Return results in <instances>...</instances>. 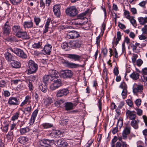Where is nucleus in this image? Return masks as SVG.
Wrapping results in <instances>:
<instances>
[{
  "instance_id": "1",
  "label": "nucleus",
  "mask_w": 147,
  "mask_h": 147,
  "mask_svg": "<svg viewBox=\"0 0 147 147\" xmlns=\"http://www.w3.org/2000/svg\"><path fill=\"white\" fill-rule=\"evenodd\" d=\"M28 74H31L35 73L38 68L37 64L32 60H30L28 64Z\"/></svg>"
},
{
  "instance_id": "2",
  "label": "nucleus",
  "mask_w": 147,
  "mask_h": 147,
  "mask_svg": "<svg viewBox=\"0 0 147 147\" xmlns=\"http://www.w3.org/2000/svg\"><path fill=\"white\" fill-rule=\"evenodd\" d=\"M60 62L64 66L69 68H75L82 67V65L70 62L63 59H61Z\"/></svg>"
},
{
  "instance_id": "3",
  "label": "nucleus",
  "mask_w": 147,
  "mask_h": 147,
  "mask_svg": "<svg viewBox=\"0 0 147 147\" xmlns=\"http://www.w3.org/2000/svg\"><path fill=\"white\" fill-rule=\"evenodd\" d=\"M67 15L71 17L76 16L78 13V11L75 6H72L67 8L65 10Z\"/></svg>"
},
{
  "instance_id": "4",
  "label": "nucleus",
  "mask_w": 147,
  "mask_h": 147,
  "mask_svg": "<svg viewBox=\"0 0 147 147\" xmlns=\"http://www.w3.org/2000/svg\"><path fill=\"white\" fill-rule=\"evenodd\" d=\"M9 50L19 57L23 58L26 59L27 57V55L22 50L17 48L12 49L11 48Z\"/></svg>"
},
{
  "instance_id": "5",
  "label": "nucleus",
  "mask_w": 147,
  "mask_h": 147,
  "mask_svg": "<svg viewBox=\"0 0 147 147\" xmlns=\"http://www.w3.org/2000/svg\"><path fill=\"white\" fill-rule=\"evenodd\" d=\"M62 86V82L60 79L55 78L51 84L50 88L52 90H55Z\"/></svg>"
},
{
  "instance_id": "6",
  "label": "nucleus",
  "mask_w": 147,
  "mask_h": 147,
  "mask_svg": "<svg viewBox=\"0 0 147 147\" xmlns=\"http://www.w3.org/2000/svg\"><path fill=\"white\" fill-rule=\"evenodd\" d=\"M73 74L72 71L69 69L62 70L60 72V75L64 78H71Z\"/></svg>"
},
{
  "instance_id": "7",
  "label": "nucleus",
  "mask_w": 147,
  "mask_h": 147,
  "mask_svg": "<svg viewBox=\"0 0 147 147\" xmlns=\"http://www.w3.org/2000/svg\"><path fill=\"white\" fill-rule=\"evenodd\" d=\"M51 140L44 139L39 140L38 142V144L39 147H51Z\"/></svg>"
},
{
  "instance_id": "8",
  "label": "nucleus",
  "mask_w": 147,
  "mask_h": 147,
  "mask_svg": "<svg viewBox=\"0 0 147 147\" xmlns=\"http://www.w3.org/2000/svg\"><path fill=\"white\" fill-rule=\"evenodd\" d=\"M11 27L9 25V22L7 21L2 28L3 34L5 36L9 35L11 32Z\"/></svg>"
},
{
  "instance_id": "9",
  "label": "nucleus",
  "mask_w": 147,
  "mask_h": 147,
  "mask_svg": "<svg viewBox=\"0 0 147 147\" xmlns=\"http://www.w3.org/2000/svg\"><path fill=\"white\" fill-rule=\"evenodd\" d=\"M16 36L23 39H28L29 38V36L27 32L25 31H24L22 29L20 31L16 33Z\"/></svg>"
},
{
  "instance_id": "10",
  "label": "nucleus",
  "mask_w": 147,
  "mask_h": 147,
  "mask_svg": "<svg viewBox=\"0 0 147 147\" xmlns=\"http://www.w3.org/2000/svg\"><path fill=\"white\" fill-rule=\"evenodd\" d=\"M19 98L16 97L12 96L8 99L7 103L9 105H18L19 104Z\"/></svg>"
},
{
  "instance_id": "11",
  "label": "nucleus",
  "mask_w": 147,
  "mask_h": 147,
  "mask_svg": "<svg viewBox=\"0 0 147 147\" xmlns=\"http://www.w3.org/2000/svg\"><path fill=\"white\" fill-rule=\"evenodd\" d=\"M143 90V86L135 84L133 87V91L134 93L137 95V93L141 94Z\"/></svg>"
},
{
  "instance_id": "12",
  "label": "nucleus",
  "mask_w": 147,
  "mask_h": 147,
  "mask_svg": "<svg viewBox=\"0 0 147 147\" xmlns=\"http://www.w3.org/2000/svg\"><path fill=\"white\" fill-rule=\"evenodd\" d=\"M52 46L51 45L47 44L44 46L43 49L42 51V54L46 55H49L51 50Z\"/></svg>"
},
{
  "instance_id": "13",
  "label": "nucleus",
  "mask_w": 147,
  "mask_h": 147,
  "mask_svg": "<svg viewBox=\"0 0 147 147\" xmlns=\"http://www.w3.org/2000/svg\"><path fill=\"white\" fill-rule=\"evenodd\" d=\"M69 92V90L67 88L60 89L57 91L56 96L58 97L66 96L68 94Z\"/></svg>"
},
{
  "instance_id": "14",
  "label": "nucleus",
  "mask_w": 147,
  "mask_h": 147,
  "mask_svg": "<svg viewBox=\"0 0 147 147\" xmlns=\"http://www.w3.org/2000/svg\"><path fill=\"white\" fill-rule=\"evenodd\" d=\"M82 44V41L81 40H77L69 43L72 48L74 49L79 48Z\"/></svg>"
},
{
  "instance_id": "15",
  "label": "nucleus",
  "mask_w": 147,
  "mask_h": 147,
  "mask_svg": "<svg viewBox=\"0 0 147 147\" xmlns=\"http://www.w3.org/2000/svg\"><path fill=\"white\" fill-rule=\"evenodd\" d=\"M126 115L127 117L128 118L131 120L135 119L136 117L135 111H131L127 110L125 111Z\"/></svg>"
},
{
  "instance_id": "16",
  "label": "nucleus",
  "mask_w": 147,
  "mask_h": 147,
  "mask_svg": "<svg viewBox=\"0 0 147 147\" xmlns=\"http://www.w3.org/2000/svg\"><path fill=\"white\" fill-rule=\"evenodd\" d=\"M67 36L69 38H75L80 36L78 32L74 30L70 31L67 34Z\"/></svg>"
},
{
  "instance_id": "17",
  "label": "nucleus",
  "mask_w": 147,
  "mask_h": 147,
  "mask_svg": "<svg viewBox=\"0 0 147 147\" xmlns=\"http://www.w3.org/2000/svg\"><path fill=\"white\" fill-rule=\"evenodd\" d=\"M131 47L132 48L133 51L136 53H138L139 52V50L138 49V47L139 48H142V46L140 44V43L136 42L134 44H131Z\"/></svg>"
},
{
  "instance_id": "18",
  "label": "nucleus",
  "mask_w": 147,
  "mask_h": 147,
  "mask_svg": "<svg viewBox=\"0 0 147 147\" xmlns=\"http://www.w3.org/2000/svg\"><path fill=\"white\" fill-rule=\"evenodd\" d=\"M131 127L129 126H126L124 129L122 135L123 139L126 140L127 138V135L129 134L130 132Z\"/></svg>"
},
{
  "instance_id": "19",
  "label": "nucleus",
  "mask_w": 147,
  "mask_h": 147,
  "mask_svg": "<svg viewBox=\"0 0 147 147\" xmlns=\"http://www.w3.org/2000/svg\"><path fill=\"white\" fill-rule=\"evenodd\" d=\"M61 134V131L57 130H53L50 134V136L52 138H58L60 137Z\"/></svg>"
},
{
  "instance_id": "20",
  "label": "nucleus",
  "mask_w": 147,
  "mask_h": 147,
  "mask_svg": "<svg viewBox=\"0 0 147 147\" xmlns=\"http://www.w3.org/2000/svg\"><path fill=\"white\" fill-rule=\"evenodd\" d=\"M4 55L5 59L8 62H11L14 59L15 56L8 52H5Z\"/></svg>"
},
{
  "instance_id": "21",
  "label": "nucleus",
  "mask_w": 147,
  "mask_h": 147,
  "mask_svg": "<svg viewBox=\"0 0 147 147\" xmlns=\"http://www.w3.org/2000/svg\"><path fill=\"white\" fill-rule=\"evenodd\" d=\"M34 24L32 20L30 21H25L24 22L23 26L25 29L26 28H29L33 27Z\"/></svg>"
},
{
  "instance_id": "22",
  "label": "nucleus",
  "mask_w": 147,
  "mask_h": 147,
  "mask_svg": "<svg viewBox=\"0 0 147 147\" xmlns=\"http://www.w3.org/2000/svg\"><path fill=\"white\" fill-rule=\"evenodd\" d=\"M53 11L54 14L57 17L59 16L60 14L59 5H55L53 7Z\"/></svg>"
},
{
  "instance_id": "23",
  "label": "nucleus",
  "mask_w": 147,
  "mask_h": 147,
  "mask_svg": "<svg viewBox=\"0 0 147 147\" xmlns=\"http://www.w3.org/2000/svg\"><path fill=\"white\" fill-rule=\"evenodd\" d=\"M3 123L4 125L3 126L2 125L1 129L2 131L4 133H6L8 130V126L9 123L7 120H4Z\"/></svg>"
},
{
  "instance_id": "24",
  "label": "nucleus",
  "mask_w": 147,
  "mask_h": 147,
  "mask_svg": "<svg viewBox=\"0 0 147 147\" xmlns=\"http://www.w3.org/2000/svg\"><path fill=\"white\" fill-rule=\"evenodd\" d=\"M49 75L50 76L51 78H57L58 76V72L56 70L53 69L50 70L49 71Z\"/></svg>"
},
{
  "instance_id": "25",
  "label": "nucleus",
  "mask_w": 147,
  "mask_h": 147,
  "mask_svg": "<svg viewBox=\"0 0 147 147\" xmlns=\"http://www.w3.org/2000/svg\"><path fill=\"white\" fill-rule=\"evenodd\" d=\"M18 141L20 143L24 144L27 143L28 138L26 137L21 136L18 139Z\"/></svg>"
},
{
  "instance_id": "26",
  "label": "nucleus",
  "mask_w": 147,
  "mask_h": 147,
  "mask_svg": "<svg viewBox=\"0 0 147 147\" xmlns=\"http://www.w3.org/2000/svg\"><path fill=\"white\" fill-rule=\"evenodd\" d=\"M68 57L70 59L74 60L75 61H79L81 58V56L76 54H69Z\"/></svg>"
},
{
  "instance_id": "27",
  "label": "nucleus",
  "mask_w": 147,
  "mask_h": 147,
  "mask_svg": "<svg viewBox=\"0 0 147 147\" xmlns=\"http://www.w3.org/2000/svg\"><path fill=\"white\" fill-rule=\"evenodd\" d=\"M11 65L12 67L15 68H18L21 65L20 63L17 61L13 60L11 63Z\"/></svg>"
},
{
  "instance_id": "28",
  "label": "nucleus",
  "mask_w": 147,
  "mask_h": 147,
  "mask_svg": "<svg viewBox=\"0 0 147 147\" xmlns=\"http://www.w3.org/2000/svg\"><path fill=\"white\" fill-rule=\"evenodd\" d=\"M104 95V93L103 92L101 91L100 94H99V96H98V97H100V98L99 99L98 102L97 103V105L98 106L99 110L100 111H101L102 109V102H101V98Z\"/></svg>"
},
{
  "instance_id": "29",
  "label": "nucleus",
  "mask_w": 147,
  "mask_h": 147,
  "mask_svg": "<svg viewBox=\"0 0 147 147\" xmlns=\"http://www.w3.org/2000/svg\"><path fill=\"white\" fill-rule=\"evenodd\" d=\"M57 144L60 147H65L67 145V142L64 140H58L57 141Z\"/></svg>"
},
{
  "instance_id": "30",
  "label": "nucleus",
  "mask_w": 147,
  "mask_h": 147,
  "mask_svg": "<svg viewBox=\"0 0 147 147\" xmlns=\"http://www.w3.org/2000/svg\"><path fill=\"white\" fill-rule=\"evenodd\" d=\"M53 80V79L51 78L49 75H45L43 77V81L46 84L50 81H52Z\"/></svg>"
},
{
  "instance_id": "31",
  "label": "nucleus",
  "mask_w": 147,
  "mask_h": 147,
  "mask_svg": "<svg viewBox=\"0 0 147 147\" xmlns=\"http://www.w3.org/2000/svg\"><path fill=\"white\" fill-rule=\"evenodd\" d=\"M69 43L68 44L67 42H63L61 45V47L62 49H63L66 51H69L70 49V46L69 45Z\"/></svg>"
},
{
  "instance_id": "32",
  "label": "nucleus",
  "mask_w": 147,
  "mask_h": 147,
  "mask_svg": "<svg viewBox=\"0 0 147 147\" xmlns=\"http://www.w3.org/2000/svg\"><path fill=\"white\" fill-rule=\"evenodd\" d=\"M138 20L140 24L144 25L147 23V17H140L138 18Z\"/></svg>"
},
{
  "instance_id": "33",
  "label": "nucleus",
  "mask_w": 147,
  "mask_h": 147,
  "mask_svg": "<svg viewBox=\"0 0 147 147\" xmlns=\"http://www.w3.org/2000/svg\"><path fill=\"white\" fill-rule=\"evenodd\" d=\"M65 109L69 111L72 109L73 108V104L71 102H67L65 103Z\"/></svg>"
},
{
  "instance_id": "34",
  "label": "nucleus",
  "mask_w": 147,
  "mask_h": 147,
  "mask_svg": "<svg viewBox=\"0 0 147 147\" xmlns=\"http://www.w3.org/2000/svg\"><path fill=\"white\" fill-rule=\"evenodd\" d=\"M89 11L88 9H87L84 12L80 14L78 16V20H80V19L84 20L86 19V18L84 17V16Z\"/></svg>"
},
{
  "instance_id": "35",
  "label": "nucleus",
  "mask_w": 147,
  "mask_h": 147,
  "mask_svg": "<svg viewBox=\"0 0 147 147\" xmlns=\"http://www.w3.org/2000/svg\"><path fill=\"white\" fill-rule=\"evenodd\" d=\"M131 122V126L133 127L135 129H137L138 128V123L139 122V121L138 120L137 121L134 119L132 120Z\"/></svg>"
},
{
  "instance_id": "36",
  "label": "nucleus",
  "mask_w": 147,
  "mask_h": 147,
  "mask_svg": "<svg viewBox=\"0 0 147 147\" xmlns=\"http://www.w3.org/2000/svg\"><path fill=\"white\" fill-rule=\"evenodd\" d=\"M51 21V19L50 18H48L47 19V21L46 23L45 27V28L43 32V34L46 33L48 31V28H49V24Z\"/></svg>"
},
{
  "instance_id": "37",
  "label": "nucleus",
  "mask_w": 147,
  "mask_h": 147,
  "mask_svg": "<svg viewBox=\"0 0 147 147\" xmlns=\"http://www.w3.org/2000/svg\"><path fill=\"white\" fill-rule=\"evenodd\" d=\"M39 88L43 92L45 93L47 90V86L46 84H40L39 85Z\"/></svg>"
},
{
  "instance_id": "38",
  "label": "nucleus",
  "mask_w": 147,
  "mask_h": 147,
  "mask_svg": "<svg viewBox=\"0 0 147 147\" xmlns=\"http://www.w3.org/2000/svg\"><path fill=\"white\" fill-rule=\"evenodd\" d=\"M53 100L50 97H48L45 100L44 103L47 106L49 105L52 103H53Z\"/></svg>"
},
{
  "instance_id": "39",
  "label": "nucleus",
  "mask_w": 147,
  "mask_h": 147,
  "mask_svg": "<svg viewBox=\"0 0 147 147\" xmlns=\"http://www.w3.org/2000/svg\"><path fill=\"white\" fill-rule=\"evenodd\" d=\"M139 74L138 73L134 72L130 75V77L133 79L136 80L139 78Z\"/></svg>"
},
{
  "instance_id": "40",
  "label": "nucleus",
  "mask_w": 147,
  "mask_h": 147,
  "mask_svg": "<svg viewBox=\"0 0 147 147\" xmlns=\"http://www.w3.org/2000/svg\"><path fill=\"white\" fill-rule=\"evenodd\" d=\"M29 131V129L27 127L24 128H21L20 129V132L21 135H24Z\"/></svg>"
},
{
  "instance_id": "41",
  "label": "nucleus",
  "mask_w": 147,
  "mask_h": 147,
  "mask_svg": "<svg viewBox=\"0 0 147 147\" xmlns=\"http://www.w3.org/2000/svg\"><path fill=\"white\" fill-rule=\"evenodd\" d=\"M12 29L13 31L16 33L19 31H20L22 29L19 26L14 25L12 27Z\"/></svg>"
},
{
  "instance_id": "42",
  "label": "nucleus",
  "mask_w": 147,
  "mask_h": 147,
  "mask_svg": "<svg viewBox=\"0 0 147 147\" xmlns=\"http://www.w3.org/2000/svg\"><path fill=\"white\" fill-rule=\"evenodd\" d=\"M117 38L115 42V45L116 46L118 44L119 41L121 39V32H118L117 33Z\"/></svg>"
},
{
  "instance_id": "43",
  "label": "nucleus",
  "mask_w": 147,
  "mask_h": 147,
  "mask_svg": "<svg viewBox=\"0 0 147 147\" xmlns=\"http://www.w3.org/2000/svg\"><path fill=\"white\" fill-rule=\"evenodd\" d=\"M13 131H9L6 135V138L8 140H12L13 138Z\"/></svg>"
},
{
  "instance_id": "44",
  "label": "nucleus",
  "mask_w": 147,
  "mask_h": 147,
  "mask_svg": "<svg viewBox=\"0 0 147 147\" xmlns=\"http://www.w3.org/2000/svg\"><path fill=\"white\" fill-rule=\"evenodd\" d=\"M68 121V119L63 118L59 122L60 124L65 125L67 124Z\"/></svg>"
},
{
  "instance_id": "45",
  "label": "nucleus",
  "mask_w": 147,
  "mask_h": 147,
  "mask_svg": "<svg viewBox=\"0 0 147 147\" xmlns=\"http://www.w3.org/2000/svg\"><path fill=\"white\" fill-rule=\"evenodd\" d=\"M42 45V43L38 42L37 43H34L32 45V47L35 49H38Z\"/></svg>"
},
{
  "instance_id": "46",
  "label": "nucleus",
  "mask_w": 147,
  "mask_h": 147,
  "mask_svg": "<svg viewBox=\"0 0 147 147\" xmlns=\"http://www.w3.org/2000/svg\"><path fill=\"white\" fill-rule=\"evenodd\" d=\"M124 15L125 17L128 19H130L132 17L130 16L129 12L128 11L126 10H124Z\"/></svg>"
},
{
  "instance_id": "47",
  "label": "nucleus",
  "mask_w": 147,
  "mask_h": 147,
  "mask_svg": "<svg viewBox=\"0 0 147 147\" xmlns=\"http://www.w3.org/2000/svg\"><path fill=\"white\" fill-rule=\"evenodd\" d=\"M19 112L18 111L16 112L12 117L11 119L12 120L15 121L16 120H17L19 117Z\"/></svg>"
},
{
  "instance_id": "48",
  "label": "nucleus",
  "mask_w": 147,
  "mask_h": 147,
  "mask_svg": "<svg viewBox=\"0 0 147 147\" xmlns=\"http://www.w3.org/2000/svg\"><path fill=\"white\" fill-rule=\"evenodd\" d=\"M31 106H30V107H28L26 108H25L24 110H22V111L24 113H25L26 114V112L28 113H30L31 112Z\"/></svg>"
},
{
  "instance_id": "49",
  "label": "nucleus",
  "mask_w": 147,
  "mask_h": 147,
  "mask_svg": "<svg viewBox=\"0 0 147 147\" xmlns=\"http://www.w3.org/2000/svg\"><path fill=\"white\" fill-rule=\"evenodd\" d=\"M26 82L27 83H28V86L29 87V89L32 92L33 90V87L32 83L30 82V80H27Z\"/></svg>"
},
{
  "instance_id": "50",
  "label": "nucleus",
  "mask_w": 147,
  "mask_h": 147,
  "mask_svg": "<svg viewBox=\"0 0 147 147\" xmlns=\"http://www.w3.org/2000/svg\"><path fill=\"white\" fill-rule=\"evenodd\" d=\"M3 6H4L5 8L7 9H8L10 5L9 1H5L3 2Z\"/></svg>"
},
{
  "instance_id": "51",
  "label": "nucleus",
  "mask_w": 147,
  "mask_h": 147,
  "mask_svg": "<svg viewBox=\"0 0 147 147\" xmlns=\"http://www.w3.org/2000/svg\"><path fill=\"white\" fill-rule=\"evenodd\" d=\"M3 95L5 97H7L10 96V93L8 90H3V92H2Z\"/></svg>"
},
{
  "instance_id": "52",
  "label": "nucleus",
  "mask_w": 147,
  "mask_h": 147,
  "mask_svg": "<svg viewBox=\"0 0 147 147\" xmlns=\"http://www.w3.org/2000/svg\"><path fill=\"white\" fill-rule=\"evenodd\" d=\"M22 0H10L11 3L13 5H18L20 3Z\"/></svg>"
},
{
  "instance_id": "53",
  "label": "nucleus",
  "mask_w": 147,
  "mask_h": 147,
  "mask_svg": "<svg viewBox=\"0 0 147 147\" xmlns=\"http://www.w3.org/2000/svg\"><path fill=\"white\" fill-rule=\"evenodd\" d=\"M41 21L40 19L38 17H35L34 18V21L35 22V24L36 26H38L39 23Z\"/></svg>"
},
{
  "instance_id": "54",
  "label": "nucleus",
  "mask_w": 147,
  "mask_h": 147,
  "mask_svg": "<svg viewBox=\"0 0 147 147\" xmlns=\"http://www.w3.org/2000/svg\"><path fill=\"white\" fill-rule=\"evenodd\" d=\"M0 87L1 88H5L7 87V84L5 81L2 80L0 81Z\"/></svg>"
},
{
  "instance_id": "55",
  "label": "nucleus",
  "mask_w": 147,
  "mask_h": 147,
  "mask_svg": "<svg viewBox=\"0 0 147 147\" xmlns=\"http://www.w3.org/2000/svg\"><path fill=\"white\" fill-rule=\"evenodd\" d=\"M38 112V110L37 109H36L33 112V113L31 115V117H32L33 119H35L37 115Z\"/></svg>"
},
{
  "instance_id": "56",
  "label": "nucleus",
  "mask_w": 147,
  "mask_h": 147,
  "mask_svg": "<svg viewBox=\"0 0 147 147\" xmlns=\"http://www.w3.org/2000/svg\"><path fill=\"white\" fill-rule=\"evenodd\" d=\"M42 126L44 128H47L52 127L53 125L49 123H45L42 124Z\"/></svg>"
},
{
  "instance_id": "57",
  "label": "nucleus",
  "mask_w": 147,
  "mask_h": 147,
  "mask_svg": "<svg viewBox=\"0 0 147 147\" xmlns=\"http://www.w3.org/2000/svg\"><path fill=\"white\" fill-rule=\"evenodd\" d=\"M114 52H113L112 49H111V56L113 55V54L114 53L115 57L116 58H117L118 57V53L115 48H114Z\"/></svg>"
},
{
  "instance_id": "58",
  "label": "nucleus",
  "mask_w": 147,
  "mask_h": 147,
  "mask_svg": "<svg viewBox=\"0 0 147 147\" xmlns=\"http://www.w3.org/2000/svg\"><path fill=\"white\" fill-rule=\"evenodd\" d=\"M123 125V121L121 119H119L118 120V122L117 124V126L118 127H119L121 128Z\"/></svg>"
},
{
  "instance_id": "59",
  "label": "nucleus",
  "mask_w": 147,
  "mask_h": 147,
  "mask_svg": "<svg viewBox=\"0 0 147 147\" xmlns=\"http://www.w3.org/2000/svg\"><path fill=\"white\" fill-rule=\"evenodd\" d=\"M127 89H123L122 93L121 95L123 96H124V97L123 98V99H124L125 98H126L127 96Z\"/></svg>"
},
{
  "instance_id": "60",
  "label": "nucleus",
  "mask_w": 147,
  "mask_h": 147,
  "mask_svg": "<svg viewBox=\"0 0 147 147\" xmlns=\"http://www.w3.org/2000/svg\"><path fill=\"white\" fill-rule=\"evenodd\" d=\"M129 20H130L131 23V24L132 25H133L134 26L135 25H136V20L134 19V18L133 16H132L130 18V19Z\"/></svg>"
},
{
  "instance_id": "61",
  "label": "nucleus",
  "mask_w": 147,
  "mask_h": 147,
  "mask_svg": "<svg viewBox=\"0 0 147 147\" xmlns=\"http://www.w3.org/2000/svg\"><path fill=\"white\" fill-rule=\"evenodd\" d=\"M136 110L137 112V114L139 116H141L142 114V110L140 109L136 108Z\"/></svg>"
},
{
  "instance_id": "62",
  "label": "nucleus",
  "mask_w": 147,
  "mask_h": 147,
  "mask_svg": "<svg viewBox=\"0 0 147 147\" xmlns=\"http://www.w3.org/2000/svg\"><path fill=\"white\" fill-rule=\"evenodd\" d=\"M138 57V55L137 54H133V56L132 57V62L134 63H135L136 59Z\"/></svg>"
},
{
  "instance_id": "63",
  "label": "nucleus",
  "mask_w": 147,
  "mask_h": 147,
  "mask_svg": "<svg viewBox=\"0 0 147 147\" xmlns=\"http://www.w3.org/2000/svg\"><path fill=\"white\" fill-rule=\"evenodd\" d=\"M137 147H144L143 142L141 141H138L137 142Z\"/></svg>"
},
{
  "instance_id": "64",
  "label": "nucleus",
  "mask_w": 147,
  "mask_h": 147,
  "mask_svg": "<svg viewBox=\"0 0 147 147\" xmlns=\"http://www.w3.org/2000/svg\"><path fill=\"white\" fill-rule=\"evenodd\" d=\"M142 30L143 32V34H147V25L144 26V28H142Z\"/></svg>"
}]
</instances>
